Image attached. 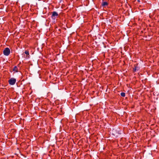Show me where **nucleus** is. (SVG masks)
<instances>
[{
    "instance_id": "nucleus-7",
    "label": "nucleus",
    "mask_w": 159,
    "mask_h": 159,
    "mask_svg": "<svg viewBox=\"0 0 159 159\" xmlns=\"http://www.w3.org/2000/svg\"><path fill=\"white\" fill-rule=\"evenodd\" d=\"M13 71H15L16 72H17L18 71H17V66H15L14 67L13 69Z\"/></svg>"
},
{
    "instance_id": "nucleus-6",
    "label": "nucleus",
    "mask_w": 159,
    "mask_h": 159,
    "mask_svg": "<svg viewBox=\"0 0 159 159\" xmlns=\"http://www.w3.org/2000/svg\"><path fill=\"white\" fill-rule=\"evenodd\" d=\"M107 4L108 3L107 2H103L102 3V5L103 7L107 6Z\"/></svg>"
},
{
    "instance_id": "nucleus-2",
    "label": "nucleus",
    "mask_w": 159,
    "mask_h": 159,
    "mask_svg": "<svg viewBox=\"0 0 159 159\" xmlns=\"http://www.w3.org/2000/svg\"><path fill=\"white\" fill-rule=\"evenodd\" d=\"M10 53V50L9 48H5L3 51V53L5 56H8Z\"/></svg>"
},
{
    "instance_id": "nucleus-4",
    "label": "nucleus",
    "mask_w": 159,
    "mask_h": 159,
    "mask_svg": "<svg viewBox=\"0 0 159 159\" xmlns=\"http://www.w3.org/2000/svg\"><path fill=\"white\" fill-rule=\"evenodd\" d=\"M58 16L57 13L56 11H53L52 12L51 17L53 19L55 20L56 17Z\"/></svg>"
},
{
    "instance_id": "nucleus-12",
    "label": "nucleus",
    "mask_w": 159,
    "mask_h": 159,
    "mask_svg": "<svg viewBox=\"0 0 159 159\" xmlns=\"http://www.w3.org/2000/svg\"><path fill=\"white\" fill-rule=\"evenodd\" d=\"M138 2H139V1H140L139 0H138Z\"/></svg>"
},
{
    "instance_id": "nucleus-3",
    "label": "nucleus",
    "mask_w": 159,
    "mask_h": 159,
    "mask_svg": "<svg viewBox=\"0 0 159 159\" xmlns=\"http://www.w3.org/2000/svg\"><path fill=\"white\" fill-rule=\"evenodd\" d=\"M16 81V80L15 79L12 78L9 80V83L10 84L13 85L15 84Z\"/></svg>"
},
{
    "instance_id": "nucleus-10",
    "label": "nucleus",
    "mask_w": 159,
    "mask_h": 159,
    "mask_svg": "<svg viewBox=\"0 0 159 159\" xmlns=\"http://www.w3.org/2000/svg\"><path fill=\"white\" fill-rule=\"evenodd\" d=\"M64 114V112H62V110H61V112L60 113V115H62Z\"/></svg>"
},
{
    "instance_id": "nucleus-8",
    "label": "nucleus",
    "mask_w": 159,
    "mask_h": 159,
    "mask_svg": "<svg viewBox=\"0 0 159 159\" xmlns=\"http://www.w3.org/2000/svg\"><path fill=\"white\" fill-rule=\"evenodd\" d=\"M120 95L123 97H124L125 96V93L123 92L121 93H120Z\"/></svg>"
},
{
    "instance_id": "nucleus-11",
    "label": "nucleus",
    "mask_w": 159,
    "mask_h": 159,
    "mask_svg": "<svg viewBox=\"0 0 159 159\" xmlns=\"http://www.w3.org/2000/svg\"><path fill=\"white\" fill-rule=\"evenodd\" d=\"M62 108H60V109H62Z\"/></svg>"
},
{
    "instance_id": "nucleus-5",
    "label": "nucleus",
    "mask_w": 159,
    "mask_h": 159,
    "mask_svg": "<svg viewBox=\"0 0 159 159\" xmlns=\"http://www.w3.org/2000/svg\"><path fill=\"white\" fill-rule=\"evenodd\" d=\"M139 67L137 66H135L133 69V71L134 72L137 71H138L139 70Z\"/></svg>"
},
{
    "instance_id": "nucleus-1",
    "label": "nucleus",
    "mask_w": 159,
    "mask_h": 159,
    "mask_svg": "<svg viewBox=\"0 0 159 159\" xmlns=\"http://www.w3.org/2000/svg\"><path fill=\"white\" fill-rule=\"evenodd\" d=\"M111 133L112 135L116 136H118V135L121 134L120 129L118 128L117 129H113L111 130Z\"/></svg>"
},
{
    "instance_id": "nucleus-9",
    "label": "nucleus",
    "mask_w": 159,
    "mask_h": 159,
    "mask_svg": "<svg viewBox=\"0 0 159 159\" xmlns=\"http://www.w3.org/2000/svg\"><path fill=\"white\" fill-rule=\"evenodd\" d=\"M25 54H26L27 55H28V57L29 58V52L28 51H26L25 52Z\"/></svg>"
}]
</instances>
